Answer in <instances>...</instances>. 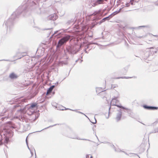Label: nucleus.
Returning <instances> with one entry per match:
<instances>
[{
    "label": "nucleus",
    "mask_w": 158,
    "mask_h": 158,
    "mask_svg": "<svg viewBox=\"0 0 158 158\" xmlns=\"http://www.w3.org/2000/svg\"><path fill=\"white\" fill-rule=\"evenodd\" d=\"M12 128H14L9 124L6 126L3 129L0 131V146L3 143H7L9 140V138L13 135V133L11 131Z\"/></svg>",
    "instance_id": "1"
},
{
    "label": "nucleus",
    "mask_w": 158,
    "mask_h": 158,
    "mask_svg": "<svg viewBox=\"0 0 158 158\" xmlns=\"http://www.w3.org/2000/svg\"><path fill=\"white\" fill-rule=\"evenodd\" d=\"M35 110V109L29 108V105L26 106L24 108L21 107L19 109L17 110L18 115L15 117L14 118L19 119L20 120L21 118L23 120L22 115L23 114L27 113L29 115H31L34 113Z\"/></svg>",
    "instance_id": "2"
},
{
    "label": "nucleus",
    "mask_w": 158,
    "mask_h": 158,
    "mask_svg": "<svg viewBox=\"0 0 158 158\" xmlns=\"http://www.w3.org/2000/svg\"><path fill=\"white\" fill-rule=\"evenodd\" d=\"M71 36L67 35L63 37L58 41V44L56 46L57 48H60L64 44L66 43L70 39Z\"/></svg>",
    "instance_id": "3"
},
{
    "label": "nucleus",
    "mask_w": 158,
    "mask_h": 158,
    "mask_svg": "<svg viewBox=\"0 0 158 158\" xmlns=\"http://www.w3.org/2000/svg\"><path fill=\"white\" fill-rule=\"evenodd\" d=\"M118 97L119 96H117V97H114L112 99L111 102V104L113 106H117L118 107L125 109L127 110H129V109L127 108H125L120 105H116V104L119 102V101L117 100V98H118Z\"/></svg>",
    "instance_id": "4"
},
{
    "label": "nucleus",
    "mask_w": 158,
    "mask_h": 158,
    "mask_svg": "<svg viewBox=\"0 0 158 158\" xmlns=\"http://www.w3.org/2000/svg\"><path fill=\"white\" fill-rule=\"evenodd\" d=\"M107 0H104L105 1H107ZM104 0H97L95 2H91L90 3L91 5L93 6H95L98 4H101L102 3Z\"/></svg>",
    "instance_id": "5"
},
{
    "label": "nucleus",
    "mask_w": 158,
    "mask_h": 158,
    "mask_svg": "<svg viewBox=\"0 0 158 158\" xmlns=\"http://www.w3.org/2000/svg\"><path fill=\"white\" fill-rule=\"evenodd\" d=\"M57 18V16L55 14H52L48 17V19L53 21L56 20Z\"/></svg>",
    "instance_id": "6"
},
{
    "label": "nucleus",
    "mask_w": 158,
    "mask_h": 158,
    "mask_svg": "<svg viewBox=\"0 0 158 158\" xmlns=\"http://www.w3.org/2000/svg\"><path fill=\"white\" fill-rule=\"evenodd\" d=\"M119 113L117 114L116 119L117 121H119L121 118L122 113L121 111V110H118Z\"/></svg>",
    "instance_id": "7"
},
{
    "label": "nucleus",
    "mask_w": 158,
    "mask_h": 158,
    "mask_svg": "<svg viewBox=\"0 0 158 158\" xmlns=\"http://www.w3.org/2000/svg\"><path fill=\"white\" fill-rule=\"evenodd\" d=\"M9 77L11 79H15L16 78L18 77V76L14 73H12L10 74Z\"/></svg>",
    "instance_id": "8"
},
{
    "label": "nucleus",
    "mask_w": 158,
    "mask_h": 158,
    "mask_svg": "<svg viewBox=\"0 0 158 158\" xmlns=\"http://www.w3.org/2000/svg\"><path fill=\"white\" fill-rule=\"evenodd\" d=\"M12 113H10V114H9L7 117H4L2 118V120H4L5 119H7V118H10V120H12L13 118H12Z\"/></svg>",
    "instance_id": "9"
},
{
    "label": "nucleus",
    "mask_w": 158,
    "mask_h": 158,
    "mask_svg": "<svg viewBox=\"0 0 158 158\" xmlns=\"http://www.w3.org/2000/svg\"><path fill=\"white\" fill-rule=\"evenodd\" d=\"M143 107H144V108H145V109H152V110L156 109L157 108V107H156L149 106H147L146 105L143 106Z\"/></svg>",
    "instance_id": "10"
},
{
    "label": "nucleus",
    "mask_w": 158,
    "mask_h": 158,
    "mask_svg": "<svg viewBox=\"0 0 158 158\" xmlns=\"http://www.w3.org/2000/svg\"><path fill=\"white\" fill-rule=\"evenodd\" d=\"M37 105L36 103H32L30 106H29V107L35 110L37 108Z\"/></svg>",
    "instance_id": "11"
},
{
    "label": "nucleus",
    "mask_w": 158,
    "mask_h": 158,
    "mask_svg": "<svg viewBox=\"0 0 158 158\" xmlns=\"http://www.w3.org/2000/svg\"><path fill=\"white\" fill-rule=\"evenodd\" d=\"M55 86L54 85H53L51 87H50L48 89V90L47 92V94H48L49 93H51L54 87Z\"/></svg>",
    "instance_id": "12"
},
{
    "label": "nucleus",
    "mask_w": 158,
    "mask_h": 158,
    "mask_svg": "<svg viewBox=\"0 0 158 158\" xmlns=\"http://www.w3.org/2000/svg\"><path fill=\"white\" fill-rule=\"evenodd\" d=\"M76 48V47L75 46L73 47V49L71 50V53L72 54H76L77 52L79 50L78 49L77 50L75 51L74 49Z\"/></svg>",
    "instance_id": "13"
},
{
    "label": "nucleus",
    "mask_w": 158,
    "mask_h": 158,
    "mask_svg": "<svg viewBox=\"0 0 158 158\" xmlns=\"http://www.w3.org/2000/svg\"><path fill=\"white\" fill-rule=\"evenodd\" d=\"M109 18V16L105 17V18H104V19H102L99 22H98V23L99 24H100L101 23L104 22L106 20V19L108 20Z\"/></svg>",
    "instance_id": "14"
},
{
    "label": "nucleus",
    "mask_w": 158,
    "mask_h": 158,
    "mask_svg": "<svg viewBox=\"0 0 158 158\" xmlns=\"http://www.w3.org/2000/svg\"><path fill=\"white\" fill-rule=\"evenodd\" d=\"M67 64L68 63L67 61H60L59 63V64L61 65H63V64Z\"/></svg>",
    "instance_id": "15"
},
{
    "label": "nucleus",
    "mask_w": 158,
    "mask_h": 158,
    "mask_svg": "<svg viewBox=\"0 0 158 158\" xmlns=\"http://www.w3.org/2000/svg\"><path fill=\"white\" fill-rule=\"evenodd\" d=\"M96 91L97 92H101L103 91L102 90V89L101 88H97L96 89Z\"/></svg>",
    "instance_id": "16"
},
{
    "label": "nucleus",
    "mask_w": 158,
    "mask_h": 158,
    "mask_svg": "<svg viewBox=\"0 0 158 158\" xmlns=\"http://www.w3.org/2000/svg\"><path fill=\"white\" fill-rule=\"evenodd\" d=\"M118 87V85L117 84L112 85L111 88L114 89L115 88L117 87Z\"/></svg>",
    "instance_id": "17"
},
{
    "label": "nucleus",
    "mask_w": 158,
    "mask_h": 158,
    "mask_svg": "<svg viewBox=\"0 0 158 158\" xmlns=\"http://www.w3.org/2000/svg\"><path fill=\"white\" fill-rule=\"evenodd\" d=\"M130 4H131L132 5H135V2L133 0H131L130 1Z\"/></svg>",
    "instance_id": "18"
},
{
    "label": "nucleus",
    "mask_w": 158,
    "mask_h": 158,
    "mask_svg": "<svg viewBox=\"0 0 158 158\" xmlns=\"http://www.w3.org/2000/svg\"><path fill=\"white\" fill-rule=\"evenodd\" d=\"M59 32V31H55L52 35H56L57 33H58V34H57V35H59L61 33Z\"/></svg>",
    "instance_id": "19"
},
{
    "label": "nucleus",
    "mask_w": 158,
    "mask_h": 158,
    "mask_svg": "<svg viewBox=\"0 0 158 158\" xmlns=\"http://www.w3.org/2000/svg\"><path fill=\"white\" fill-rule=\"evenodd\" d=\"M8 149L7 147L5 146V148H4V151L5 153L7 152V149Z\"/></svg>",
    "instance_id": "20"
},
{
    "label": "nucleus",
    "mask_w": 158,
    "mask_h": 158,
    "mask_svg": "<svg viewBox=\"0 0 158 158\" xmlns=\"http://www.w3.org/2000/svg\"><path fill=\"white\" fill-rule=\"evenodd\" d=\"M20 104H19V105H14V107L15 108H16V107H21V105H20Z\"/></svg>",
    "instance_id": "21"
},
{
    "label": "nucleus",
    "mask_w": 158,
    "mask_h": 158,
    "mask_svg": "<svg viewBox=\"0 0 158 158\" xmlns=\"http://www.w3.org/2000/svg\"><path fill=\"white\" fill-rule=\"evenodd\" d=\"M130 3H127L125 4V6L128 7L130 6Z\"/></svg>",
    "instance_id": "22"
},
{
    "label": "nucleus",
    "mask_w": 158,
    "mask_h": 158,
    "mask_svg": "<svg viewBox=\"0 0 158 158\" xmlns=\"http://www.w3.org/2000/svg\"><path fill=\"white\" fill-rule=\"evenodd\" d=\"M90 33H91V34H89V33H88V35H89V36L90 37H92L93 36L92 33L91 31H90Z\"/></svg>",
    "instance_id": "23"
},
{
    "label": "nucleus",
    "mask_w": 158,
    "mask_h": 158,
    "mask_svg": "<svg viewBox=\"0 0 158 158\" xmlns=\"http://www.w3.org/2000/svg\"><path fill=\"white\" fill-rule=\"evenodd\" d=\"M99 13V11H97L95 12L92 15H96L98 13Z\"/></svg>",
    "instance_id": "24"
},
{
    "label": "nucleus",
    "mask_w": 158,
    "mask_h": 158,
    "mask_svg": "<svg viewBox=\"0 0 158 158\" xmlns=\"http://www.w3.org/2000/svg\"><path fill=\"white\" fill-rule=\"evenodd\" d=\"M86 158H92V156H91L90 157H89V155H87L86 156Z\"/></svg>",
    "instance_id": "25"
},
{
    "label": "nucleus",
    "mask_w": 158,
    "mask_h": 158,
    "mask_svg": "<svg viewBox=\"0 0 158 158\" xmlns=\"http://www.w3.org/2000/svg\"><path fill=\"white\" fill-rule=\"evenodd\" d=\"M72 138H73V139H81L79 138L78 137H72Z\"/></svg>",
    "instance_id": "26"
},
{
    "label": "nucleus",
    "mask_w": 158,
    "mask_h": 158,
    "mask_svg": "<svg viewBox=\"0 0 158 158\" xmlns=\"http://www.w3.org/2000/svg\"><path fill=\"white\" fill-rule=\"evenodd\" d=\"M52 126H49V127H47V128H44V129H43V130H41V131H39V132H40V131H42L43 130H44V129H46L48 128H49V127H52Z\"/></svg>",
    "instance_id": "27"
},
{
    "label": "nucleus",
    "mask_w": 158,
    "mask_h": 158,
    "mask_svg": "<svg viewBox=\"0 0 158 158\" xmlns=\"http://www.w3.org/2000/svg\"><path fill=\"white\" fill-rule=\"evenodd\" d=\"M158 123V119L157 120L156 122L154 123V125L156 124V123Z\"/></svg>",
    "instance_id": "28"
},
{
    "label": "nucleus",
    "mask_w": 158,
    "mask_h": 158,
    "mask_svg": "<svg viewBox=\"0 0 158 158\" xmlns=\"http://www.w3.org/2000/svg\"><path fill=\"white\" fill-rule=\"evenodd\" d=\"M26 143H27V146L28 148V149H29V150H30V148H29V147H28V143H27V139H26Z\"/></svg>",
    "instance_id": "29"
},
{
    "label": "nucleus",
    "mask_w": 158,
    "mask_h": 158,
    "mask_svg": "<svg viewBox=\"0 0 158 158\" xmlns=\"http://www.w3.org/2000/svg\"><path fill=\"white\" fill-rule=\"evenodd\" d=\"M32 4H31V5H30L31 6L33 5V4H35V2H34L33 1L32 2Z\"/></svg>",
    "instance_id": "30"
},
{
    "label": "nucleus",
    "mask_w": 158,
    "mask_h": 158,
    "mask_svg": "<svg viewBox=\"0 0 158 158\" xmlns=\"http://www.w3.org/2000/svg\"><path fill=\"white\" fill-rule=\"evenodd\" d=\"M78 112V113H81V114H84V115H85L86 117H87V116H86L85 114H84L83 113H81V112H79V111H78V112Z\"/></svg>",
    "instance_id": "31"
},
{
    "label": "nucleus",
    "mask_w": 158,
    "mask_h": 158,
    "mask_svg": "<svg viewBox=\"0 0 158 158\" xmlns=\"http://www.w3.org/2000/svg\"><path fill=\"white\" fill-rule=\"evenodd\" d=\"M131 77H121V78H131Z\"/></svg>",
    "instance_id": "32"
},
{
    "label": "nucleus",
    "mask_w": 158,
    "mask_h": 158,
    "mask_svg": "<svg viewBox=\"0 0 158 158\" xmlns=\"http://www.w3.org/2000/svg\"><path fill=\"white\" fill-rule=\"evenodd\" d=\"M121 9H122L121 8H120V9H119V11H116V12H117V13H118V12L120 11V10H121Z\"/></svg>",
    "instance_id": "33"
},
{
    "label": "nucleus",
    "mask_w": 158,
    "mask_h": 158,
    "mask_svg": "<svg viewBox=\"0 0 158 158\" xmlns=\"http://www.w3.org/2000/svg\"><path fill=\"white\" fill-rule=\"evenodd\" d=\"M96 123V120L95 119V122L93 123V124H95Z\"/></svg>",
    "instance_id": "34"
},
{
    "label": "nucleus",
    "mask_w": 158,
    "mask_h": 158,
    "mask_svg": "<svg viewBox=\"0 0 158 158\" xmlns=\"http://www.w3.org/2000/svg\"><path fill=\"white\" fill-rule=\"evenodd\" d=\"M90 44H98L97 43H91Z\"/></svg>",
    "instance_id": "35"
},
{
    "label": "nucleus",
    "mask_w": 158,
    "mask_h": 158,
    "mask_svg": "<svg viewBox=\"0 0 158 158\" xmlns=\"http://www.w3.org/2000/svg\"><path fill=\"white\" fill-rule=\"evenodd\" d=\"M68 109H65V110H68ZM69 110H71L74 111V110H71V109H69Z\"/></svg>",
    "instance_id": "36"
},
{
    "label": "nucleus",
    "mask_w": 158,
    "mask_h": 158,
    "mask_svg": "<svg viewBox=\"0 0 158 158\" xmlns=\"http://www.w3.org/2000/svg\"><path fill=\"white\" fill-rule=\"evenodd\" d=\"M94 27V25H92V26L91 27V28H92Z\"/></svg>",
    "instance_id": "37"
},
{
    "label": "nucleus",
    "mask_w": 158,
    "mask_h": 158,
    "mask_svg": "<svg viewBox=\"0 0 158 158\" xmlns=\"http://www.w3.org/2000/svg\"><path fill=\"white\" fill-rule=\"evenodd\" d=\"M158 132V128L156 130V132Z\"/></svg>",
    "instance_id": "38"
},
{
    "label": "nucleus",
    "mask_w": 158,
    "mask_h": 158,
    "mask_svg": "<svg viewBox=\"0 0 158 158\" xmlns=\"http://www.w3.org/2000/svg\"><path fill=\"white\" fill-rule=\"evenodd\" d=\"M115 150L116 151H117V152H119V150H116V149H115Z\"/></svg>",
    "instance_id": "39"
},
{
    "label": "nucleus",
    "mask_w": 158,
    "mask_h": 158,
    "mask_svg": "<svg viewBox=\"0 0 158 158\" xmlns=\"http://www.w3.org/2000/svg\"><path fill=\"white\" fill-rule=\"evenodd\" d=\"M30 152H31V155H32V152H31V151H30Z\"/></svg>",
    "instance_id": "40"
},
{
    "label": "nucleus",
    "mask_w": 158,
    "mask_h": 158,
    "mask_svg": "<svg viewBox=\"0 0 158 158\" xmlns=\"http://www.w3.org/2000/svg\"><path fill=\"white\" fill-rule=\"evenodd\" d=\"M153 36H156V37H157V36L156 35H153Z\"/></svg>",
    "instance_id": "41"
},
{
    "label": "nucleus",
    "mask_w": 158,
    "mask_h": 158,
    "mask_svg": "<svg viewBox=\"0 0 158 158\" xmlns=\"http://www.w3.org/2000/svg\"><path fill=\"white\" fill-rule=\"evenodd\" d=\"M110 106L109 108V110H110Z\"/></svg>",
    "instance_id": "42"
},
{
    "label": "nucleus",
    "mask_w": 158,
    "mask_h": 158,
    "mask_svg": "<svg viewBox=\"0 0 158 158\" xmlns=\"http://www.w3.org/2000/svg\"><path fill=\"white\" fill-rule=\"evenodd\" d=\"M23 101H24V102H25V100H23Z\"/></svg>",
    "instance_id": "43"
},
{
    "label": "nucleus",
    "mask_w": 158,
    "mask_h": 158,
    "mask_svg": "<svg viewBox=\"0 0 158 158\" xmlns=\"http://www.w3.org/2000/svg\"><path fill=\"white\" fill-rule=\"evenodd\" d=\"M78 60H76V62H77V61H78Z\"/></svg>",
    "instance_id": "44"
},
{
    "label": "nucleus",
    "mask_w": 158,
    "mask_h": 158,
    "mask_svg": "<svg viewBox=\"0 0 158 158\" xmlns=\"http://www.w3.org/2000/svg\"><path fill=\"white\" fill-rule=\"evenodd\" d=\"M142 27H145L146 26H141Z\"/></svg>",
    "instance_id": "45"
},
{
    "label": "nucleus",
    "mask_w": 158,
    "mask_h": 158,
    "mask_svg": "<svg viewBox=\"0 0 158 158\" xmlns=\"http://www.w3.org/2000/svg\"><path fill=\"white\" fill-rule=\"evenodd\" d=\"M8 123H10V122L8 121Z\"/></svg>",
    "instance_id": "46"
},
{
    "label": "nucleus",
    "mask_w": 158,
    "mask_h": 158,
    "mask_svg": "<svg viewBox=\"0 0 158 158\" xmlns=\"http://www.w3.org/2000/svg\"><path fill=\"white\" fill-rule=\"evenodd\" d=\"M56 84H58V82H56Z\"/></svg>",
    "instance_id": "47"
},
{
    "label": "nucleus",
    "mask_w": 158,
    "mask_h": 158,
    "mask_svg": "<svg viewBox=\"0 0 158 158\" xmlns=\"http://www.w3.org/2000/svg\"><path fill=\"white\" fill-rule=\"evenodd\" d=\"M109 115L108 114V117H107V118H109Z\"/></svg>",
    "instance_id": "48"
},
{
    "label": "nucleus",
    "mask_w": 158,
    "mask_h": 158,
    "mask_svg": "<svg viewBox=\"0 0 158 158\" xmlns=\"http://www.w3.org/2000/svg\"><path fill=\"white\" fill-rule=\"evenodd\" d=\"M61 110H64V109H61Z\"/></svg>",
    "instance_id": "49"
},
{
    "label": "nucleus",
    "mask_w": 158,
    "mask_h": 158,
    "mask_svg": "<svg viewBox=\"0 0 158 158\" xmlns=\"http://www.w3.org/2000/svg\"><path fill=\"white\" fill-rule=\"evenodd\" d=\"M82 60H81V61H82Z\"/></svg>",
    "instance_id": "50"
},
{
    "label": "nucleus",
    "mask_w": 158,
    "mask_h": 158,
    "mask_svg": "<svg viewBox=\"0 0 158 158\" xmlns=\"http://www.w3.org/2000/svg\"><path fill=\"white\" fill-rule=\"evenodd\" d=\"M112 146H113V147H114V145H112Z\"/></svg>",
    "instance_id": "51"
}]
</instances>
